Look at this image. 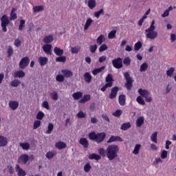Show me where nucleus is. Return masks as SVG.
I'll return each mask as SVG.
<instances>
[{
    "label": "nucleus",
    "mask_w": 176,
    "mask_h": 176,
    "mask_svg": "<svg viewBox=\"0 0 176 176\" xmlns=\"http://www.w3.org/2000/svg\"><path fill=\"white\" fill-rule=\"evenodd\" d=\"M113 67L116 69H120V68H123V59L120 57H118L112 60L111 61Z\"/></svg>",
    "instance_id": "obj_8"
},
{
    "label": "nucleus",
    "mask_w": 176,
    "mask_h": 176,
    "mask_svg": "<svg viewBox=\"0 0 176 176\" xmlns=\"http://www.w3.org/2000/svg\"><path fill=\"white\" fill-rule=\"evenodd\" d=\"M89 159L90 160H101V155L92 153L89 155Z\"/></svg>",
    "instance_id": "obj_27"
},
{
    "label": "nucleus",
    "mask_w": 176,
    "mask_h": 176,
    "mask_svg": "<svg viewBox=\"0 0 176 176\" xmlns=\"http://www.w3.org/2000/svg\"><path fill=\"white\" fill-rule=\"evenodd\" d=\"M0 20L1 21V25L3 32H7L8 28L6 27H8V25H9V23H10V21H9V18L7 16L6 14H4L1 16Z\"/></svg>",
    "instance_id": "obj_6"
},
{
    "label": "nucleus",
    "mask_w": 176,
    "mask_h": 176,
    "mask_svg": "<svg viewBox=\"0 0 176 176\" xmlns=\"http://www.w3.org/2000/svg\"><path fill=\"white\" fill-rule=\"evenodd\" d=\"M104 69H105V67H101L100 68H97V69H94L93 71H92V74L93 75L96 76V75H98V74H100V72L102 71H104Z\"/></svg>",
    "instance_id": "obj_35"
},
{
    "label": "nucleus",
    "mask_w": 176,
    "mask_h": 176,
    "mask_svg": "<svg viewBox=\"0 0 176 176\" xmlns=\"http://www.w3.org/2000/svg\"><path fill=\"white\" fill-rule=\"evenodd\" d=\"M74 100H80L83 97V94L80 91L75 92L72 94Z\"/></svg>",
    "instance_id": "obj_29"
},
{
    "label": "nucleus",
    "mask_w": 176,
    "mask_h": 176,
    "mask_svg": "<svg viewBox=\"0 0 176 176\" xmlns=\"http://www.w3.org/2000/svg\"><path fill=\"white\" fill-rule=\"evenodd\" d=\"M124 78L126 80L125 87L126 90H131V87H133V82L134 80L130 76V74L129 72L124 73Z\"/></svg>",
    "instance_id": "obj_5"
},
{
    "label": "nucleus",
    "mask_w": 176,
    "mask_h": 176,
    "mask_svg": "<svg viewBox=\"0 0 176 176\" xmlns=\"http://www.w3.org/2000/svg\"><path fill=\"white\" fill-rule=\"evenodd\" d=\"M156 27H155V20L151 21V25L149 28L145 30L146 38L148 39H156L157 38V32L155 31Z\"/></svg>",
    "instance_id": "obj_2"
},
{
    "label": "nucleus",
    "mask_w": 176,
    "mask_h": 176,
    "mask_svg": "<svg viewBox=\"0 0 176 176\" xmlns=\"http://www.w3.org/2000/svg\"><path fill=\"white\" fill-rule=\"evenodd\" d=\"M91 100V96L90 95H85L82 99L79 100L80 104H85V102H87V101H90Z\"/></svg>",
    "instance_id": "obj_28"
},
{
    "label": "nucleus",
    "mask_w": 176,
    "mask_h": 176,
    "mask_svg": "<svg viewBox=\"0 0 176 176\" xmlns=\"http://www.w3.org/2000/svg\"><path fill=\"white\" fill-rule=\"evenodd\" d=\"M54 41V38L53 37V34H50L48 36H45L43 39V42L45 43V45H49V43H52Z\"/></svg>",
    "instance_id": "obj_15"
},
{
    "label": "nucleus",
    "mask_w": 176,
    "mask_h": 176,
    "mask_svg": "<svg viewBox=\"0 0 176 176\" xmlns=\"http://www.w3.org/2000/svg\"><path fill=\"white\" fill-rule=\"evenodd\" d=\"M93 78V76H91V74L89 72H86L84 74V79L86 82V83H91V79Z\"/></svg>",
    "instance_id": "obj_25"
},
{
    "label": "nucleus",
    "mask_w": 176,
    "mask_h": 176,
    "mask_svg": "<svg viewBox=\"0 0 176 176\" xmlns=\"http://www.w3.org/2000/svg\"><path fill=\"white\" fill-rule=\"evenodd\" d=\"M123 139L120 136L111 135L110 138L107 140V144H111V142H122Z\"/></svg>",
    "instance_id": "obj_12"
},
{
    "label": "nucleus",
    "mask_w": 176,
    "mask_h": 176,
    "mask_svg": "<svg viewBox=\"0 0 176 176\" xmlns=\"http://www.w3.org/2000/svg\"><path fill=\"white\" fill-rule=\"evenodd\" d=\"M136 101L138 104H140V105H145V101H144V99L141 96H138Z\"/></svg>",
    "instance_id": "obj_53"
},
{
    "label": "nucleus",
    "mask_w": 176,
    "mask_h": 176,
    "mask_svg": "<svg viewBox=\"0 0 176 176\" xmlns=\"http://www.w3.org/2000/svg\"><path fill=\"white\" fill-rule=\"evenodd\" d=\"M61 73L63 74L64 78H71V76H74L72 71L69 69H62Z\"/></svg>",
    "instance_id": "obj_18"
},
{
    "label": "nucleus",
    "mask_w": 176,
    "mask_h": 176,
    "mask_svg": "<svg viewBox=\"0 0 176 176\" xmlns=\"http://www.w3.org/2000/svg\"><path fill=\"white\" fill-rule=\"evenodd\" d=\"M7 53H8V57H9V58H10V57H12V56H13L14 51H13V48L12 47V46L8 47Z\"/></svg>",
    "instance_id": "obj_52"
},
{
    "label": "nucleus",
    "mask_w": 176,
    "mask_h": 176,
    "mask_svg": "<svg viewBox=\"0 0 176 176\" xmlns=\"http://www.w3.org/2000/svg\"><path fill=\"white\" fill-rule=\"evenodd\" d=\"M140 149H141V144H136L133 151V155H138L140 153Z\"/></svg>",
    "instance_id": "obj_37"
},
{
    "label": "nucleus",
    "mask_w": 176,
    "mask_h": 176,
    "mask_svg": "<svg viewBox=\"0 0 176 176\" xmlns=\"http://www.w3.org/2000/svg\"><path fill=\"white\" fill-rule=\"evenodd\" d=\"M146 69H148V63H144L143 64L141 65L140 71V72H145Z\"/></svg>",
    "instance_id": "obj_44"
},
{
    "label": "nucleus",
    "mask_w": 176,
    "mask_h": 176,
    "mask_svg": "<svg viewBox=\"0 0 176 176\" xmlns=\"http://www.w3.org/2000/svg\"><path fill=\"white\" fill-rule=\"evenodd\" d=\"M14 46H16V47H20V46H21V41H20V39L16 38L14 41Z\"/></svg>",
    "instance_id": "obj_61"
},
{
    "label": "nucleus",
    "mask_w": 176,
    "mask_h": 176,
    "mask_svg": "<svg viewBox=\"0 0 176 176\" xmlns=\"http://www.w3.org/2000/svg\"><path fill=\"white\" fill-rule=\"evenodd\" d=\"M45 117V113L42 111H38L37 115H36V119H38V120H42V119H43V118Z\"/></svg>",
    "instance_id": "obj_51"
},
{
    "label": "nucleus",
    "mask_w": 176,
    "mask_h": 176,
    "mask_svg": "<svg viewBox=\"0 0 176 176\" xmlns=\"http://www.w3.org/2000/svg\"><path fill=\"white\" fill-rule=\"evenodd\" d=\"M92 23H93V19H91V18H88L84 26L85 31L89 30V27H90Z\"/></svg>",
    "instance_id": "obj_30"
},
{
    "label": "nucleus",
    "mask_w": 176,
    "mask_h": 176,
    "mask_svg": "<svg viewBox=\"0 0 176 176\" xmlns=\"http://www.w3.org/2000/svg\"><path fill=\"white\" fill-rule=\"evenodd\" d=\"M151 140L153 142H155V144H157V132H154L151 135Z\"/></svg>",
    "instance_id": "obj_40"
},
{
    "label": "nucleus",
    "mask_w": 176,
    "mask_h": 176,
    "mask_svg": "<svg viewBox=\"0 0 176 176\" xmlns=\"http://www.w3.org/2000/svg\"><path fill=\"white\" fill-rule=\"evenodd\" d=\"M77 118H78L79 119H82L83 118H86V114L85 113H83V111H80L77 113L76 115Z\"/></svg>",
    "instance_id": "obj_59"
},
{
    "label": "nucleus",
    "mask_w": 176,
    "mask_h": 176,
    "mask_svg": "<svg viewBox=\"0 0 176 176\" xmlns=\"http://www.w3.org/2000/svg\"><path fill=\"white\" fill-rule=\"evenodd\" d=\"M105 42V36L104 34H100V36H98L96 39V43L98 45H102V43Z\"/></svg>",
    "instance_id": "obj_32"
},
{
    "label": "nucleus",
    "mask_w": 176,
    "mask_h": 176,
    "mask_svg": "<svg viewBox=\"0 0 176 176\" xmlns=\"http://www.w3.org/2000/svg\"><path fill=\"white\" fill-rule=\"evenodd\" d=\"M79 144L83 146V148H89V140L86 138H81L79 140Z\"/></svg>",
    "instance_id": "obj_20"
},
{
    "label": "nucleus",
    "mask_w": 176,
    "mask_h": 176,
    "mask_svg": "<svg viewBox=\"0 0 176 176\" xmlns=\"http://www.w3.org/2000/svg\"><path fill=\"white\" fill-rule=\"evenodd\" d=\"M87 6L89 9L93 10V9L97 6V2L96 0H89Z\"/></svg>",
    "instance_id": "obj_26"
},
{
    "label": "nucleus",
    "mask_w": 176,
    "mask_h": 176,
    "mask_svg": "<svg viewBox=\"0 0 176 176\" xmlns=\"http://www.w3.org/2000/svg\"><path fill=\"white\" fill-rule=\"evenodd\" d=\"M89 49L91 53H96V50H97V45L96 44L94 45H91Z\"/></svg>",
    "instance_id": "obj_63"
},
{
    "label": "nucleus",
    "mask_w": 176,
    "mask_h": 176,
    "mask_svg": "<svg viewBox=\"0 0 176 176\" xmlns=\"http://www.w3.org/2000/svg\"><path fill=\"white\" fill-rule=\"evenodd\" d=\"M101 14H104V9H100L99 11L95 12L94 16L96 19H99Z\"/></svg>",
    "instance_id": "obj_49"
},
{
    "label": "nucleus",
    "mask_w": 176,
    "mask_h": 176,
    "mask_svg": "<svg viewBox=\"0 0 176 176\" xmlns=\"http://www.w3.org/2000/svg\"><path fill=\"white\" fill-rule=\"evenodd\" d=\"M119 91V87H114L111 89V93L109 96L110 100H113L116 98L118 96V92Z\"/></svg>",
    "instance_id": "obj_10"
},
{
    "label": "nucleus",
    "mask_w": 176,
    "mask_h": 176,
    "mask_svg": "<svg viewBox=\"0 0 176 176\" xmlns=\"http://www.w3.org/2000/svg\"><path fill=\"white\" fill-rule=\"evenodd\" d=\"M105 80V85L100 89L101 91L103 93L107 91V89H108V87H112V86H113V76H112L111 74H109L107 76Z\"/></svg>",
    "instance_id": "obj_4"
},
{
    "label": "nucleus",
    "mask_w": 176,
    "mask_h": 176,
    "mask_svg": "<svg viewBox=\"0 0 176 176\" xmlns=\"http://www.w3.org/2000/svg\"><path fill=\"white\" fill-rule=\"evenodd\" d=\"M145 119L144 118L143 116L139 117L137 120H136V126L138 127H141V126H142V124H144V122Z\"/></svg>",
    "instance_id": "obj_31"
},
{
    "label": "nucleus",
    "mask_w": 176,
    "mask_h": 176,
    "mask_svg": "<svg viewBox=\"0 0 176 176\" xmlns=\"http://www.w3.org/2000/svg\"><path fill=\"white\" fill-rule=\"evenodd\" d=\"M42 107L43 108H45V109H50V107H49V102H47V101H44L43 103H42Z\"/></svg>",
    "instance_id": "obj_62"
},
{
    "label": "nucleus",
    "mask_w": 176,
    "mask_h": 176,
    "mask_svg": "<svg viewBox=\"0 0 176 176\" xmlns=\"http://www.w3.org/2000/svg\"><path fill=\"white\" fill-rule=\"evenodd\" d=\"M6 145H8V138L0 135V146L3 147L6 146Z\"/></svg>",
    "instance_id": "obj_21"
},
{
    "label": "nucleus",
    "mask_w": 176,
    "mask_h": 176,
    "mask_svg": "<svg viewBox=\"0 0 176 176\" xmlns=\"http://www.w3.org/2000/svg\"><path fill=\"white\" fill-rule=\"evenodd\" d=\"M28 65H30V58L28 56L22 58L19 62V68L21 69H25Z\"/></svg>",
    "instance_id": "obj_9"
},
{
    "label": "nucleus",
    "mask_w": 176,
    "mask_h": 176,
    "mask_svg": "<svg viewBox=\"0 0 176 176\" xmlns=\"http://www.w3.org/2000/svg\"><path fill=\"white\" fill-rule=\"evenodd\" d=\"M21 83V82H20V80L15 79L11 82L10 86H12V87H18L19 85H20Z\"/></svg>",
    "instance_id": "obj_41"
},
{
    "label": "nucleus",
    "mask_w": 176,
    "mask_h": 176,
    "mask_svg": "<svg viewBox=\"0 0 176 176\" xmlns=\"http://www.w3.org/2000/svg\"><path fill=\"white\" fill-rule=\"evenodd\" d=\"M55 146L58 149H65V148H67V144L60 141L56 143Z\"/></svg>",
    "instance_id": "obj_22"
},
{
    "label": "nucleus",
    "mask_w": 176,
    "mask_h": 176,
    "mask_svg": "<svg viewBox=\"0 0 176 176\" xmlns=\"http://www.w3.org/2000/svg\"><path fill=\"white\" fill-rule=\"evenodd\" d=\"M123 64L124 65H126V67H129V65H130V64H131V59H130V57L127 56V57L124 58L123 60Z\"/></svg>",
    "instance_id": "obj_43"
},
{
    "label": "nucleus",
    "mask_w": 176,
    "mask_h": 176,
    "mask_svg": "<svg viewBox=\"0 0 176 176\" xmlns=\"http://www.w3.org/2000/svg\"><path fill=\"white\" fill-rule=\"evenodd\" d=\"M44 8L43 6H37L33 7V12L34 13H38L39 12H43Z\"/></svg>",
    "instance_id": "obj_33"
},
{
    "label": "nucleus",
    "mask_w": 176,
    "mask_h": 176,
    "mask_svg": "<svg viewBox=\"0 0 176 176\" xmlns=\"http://www.w3.org/2000/svg\"><path fill=\"white\" fill-rule=\"evenodd\" d=\"M47 159H53L56 156V151H49L45 155Z\"/></svg>",
    "instance_id": "obj_39"
},
{
    "label": "nucleus",
    "mask_w": 176,
    "mask_h": 176,
    "mask_svg": "<svg viewBox=\"0 0 176 176\" xmlns=\"http://www.w3.org/2000/svg\"><path fill=\"white\" fill-rule=\"evenodd\" d=\"M161 157L162 159H167V151L164 150L161 153Z\"/></svg>",
    "instance_id": "obj_64"
},
{
    "label": "nucleus",
    "mask_w": 176,
    "mask_h": 176,
    "mask_svg": "<svg viewBox=\"0 0 176 176\" xmlns=\"http://www.w3.org/2000/svg\"><path fill=\"white\" fill-rule=\"evenodd\" d=\"M52 46L51 44H44L42 47V49L45 54H47L48 56H52Z\"/></svg>",
    "instance_id": "obj_11"
},
{
    "label": "nucleus",
    "mask_w": 176,
    "mask_h": 176,
    "mask_svg": "<svg viewBox=\"0 0 176 176\" xmlns=\"http://www.w3.org/2000/svg\"><path fill=\"white\" fill-rule=\"evenodd\" d=\"M8 106L12 111H16V109L19 108V102L10 100L8 103Z\"/></svg>",
    "instance_id": "obj_14"
},
{
    "label": "nucleus",
    "mask_w": 176,
    "mask_h": 176,
    "mask_svg": "<svg viewBox=\"0 0 176 176\" xmlns=\"http://www.w3.org/2000/svg\"><path fill=\"white\" fill-rule=\"evenodd\" d=\"M24 27H25V21H24L23 19H21L20 21V25H19V30L22 31V30L24 28Z\"/></svg>",
    "instance_id": "obj_54"
},
{
    "label": "nucleus",
    "mask_w": 176,
    "mask_h": 176,
    "mask_svg": "<svg viewBox=\"0 0 176 176\" xmlns=\"http://www.w3.org/2000/svg\"><path fill=\"white\" fill-rule=\"evenodd\" d=\"M38 61L41 65V67H43V65H46L49 61V58L44 57V56H40L38 58Z\"/></svg>",
    "instance_id": "obj_17"
},
{
    "label": "nucleus",
    "mask_w": 176,
    "mask_h": 176,
    "mask_svg": "<svg viewBox=\"0 0 176 176\" xmlns=\"http://www.w3.org/2000/svg\"><path fill=\"white\" fill-rule=\"evenodd\" d=\"M19 145L23 151H28L30 149V143L28 142L20 143Z\"/></svg>",
    "instance_id": "obj_38"
},
{
    "label": "nucleus",
    "mask_w": 176,
    "mask_h": 176,
    "mask_svg": "<svg viewBox=\"0 0 176 176\" xmlns=\"http://www.w3.org/2000/svg\"><path fill=\"white\" fill-rule=\"evenodd\" d=\"M174 71H175V69L174 67H170L169 70H167L166 74L168 76H172L173 74H174Z\"/></svg>",
    "instance_id": "obj_56"
},
{
    "label": "nucleus",
    "mask_w": 176,
    "mask_h": 176,
    "mask_svg": "<svg viewBox=\"0 0 176 176\" xmlns=\"http://www.w3.org/2000/svg\"><path fill=\"white\" fill-rule=\"evenodd\" d=\"M141 47H142V43H141V41H138L136 43H135L134 50L138 52Z\"/></svg>",
    "instance_id": "obj_42"
},
{
    "label": "nucleus",
    "mask_w": 176,
    "mask_h": 176,
    "mask_svg": "<svg viewBox=\"0 0 176 176\" xmlns=\"http://www.w3.org/2000/svg\"><path fill=\"white\" fill-rule=\"evenodd\" d=\"M15 170L18 174V176H25L27 173L25 170H23V168H20V165L16 164L15 167Z\"/></svg>",
    "instance_id": "obj_16"
},
{
    "label": "nucleus",
    "mask_w": 176,
    "mask_h": 176,
    "mask_svg": "<svg viewBox=\"0 0 176 176\" xmlns=\"http://www.w3.org/2000/svg\"><path fill=\"white\" fill-rule=\"evenodd\" d=\"M54 53H55L56 56H61L64 54V50H61L60 47H55L54 49Z\"/></svg>",
    "instance_id": "obj_23"
},
{
    "label": "nucleus",
    "mask_w": 176,
    "mask_h": 176,
    "mask_svg": "<svg viewBox=\"0 0 176 176\" xmlns=\"http://www.w3.org/2000/svg\"><path fill=\"white\" fill-rule=\"evenodd\" d=\"M98 154L102 157L107 156L109 160H113L118 157V153H119V146L116 144H111L108 146L106 150L104 148H100L98 150Z\"/></svg>",
    "instance_id": "obj_1"
},
{
    "label": "nucleus",
    "mask_w": 176,
    "mask_h": 176,
    "mask_svg": "<svg viewBox=\"0 0 176 176\" xmlns=\"http://www.w3.org/2000/svg\"><path fill=\"white\" fill-rule=\"evenodd\" d=\"M105 137H107V134L104 132L98 133H96V132H91L89 133V140L95 141L97 144H101V142L105 140Z\"/></svg>",
    "instance_id": "obj_3"
},
{
    "label": "nucleus",
    "mask_w": 176,
    "mask_h": 176,
    "mask_svg": "<svg viewBox=\"0 0 176 176\" xmlns=\"http://www.w3.org/2000/svg\"><path fill=\"white\" fill-rule=\"evenodd\" d=\"M40 126H41V121L35 120L33 125L34 130H36V129H38Z\"/></svg>",
    "instance_id": "obj_55"
},
{
    "label": "nucleus",
    "mask_w": 176,
    "mask_h": 176,
    "mask_svg": "<svg viewBox=\"0 0 176 176\" xmlns=\"http://www.w3.org/2000/svg\"><path fill=\"white\" fill-rule=\"evenodd\" d=\"M118 102L121 107L126 105V96L120 94L118 97Z\"/></svg>",
    "instance_id": "obj_19"
},
{
    "label": "nucleus",
    "mask_w": 176,
    "mask_h": 176,
    "mask_svg": "<svg viewBox=\"0 0 176 176\" xmlns=\"http://www.w3.org/2000/svg\"><path fill=\"white\" fill-rule=\"evenodd\" d=\"M51 97L54 101H57V100H58V94H57V92L51 94Z\"/></svg>",
    "instance_id": "obj_57"
},
{
    "label": "nucleus",
    "mask_w": 176,
    "mask_h": 176,
    "mask_svg": "<svg viewBox=\"0 0 176 176\" xmlns=\"http://www.w3.org/2000/svg\"><path fill=\"white\" fill-rule=\"evenodd\" d=\"M53 129H54V125L52 123L48 124V129L46 131V134H52V131H53Z\"/></svg>",
    "instance_id": "obj_47"
},
{
    "label": "nucleus",
    "mask_w": 176,
    "mask_h": 176,
    "mask_svg": "<svg viewBox=\"0 0 176 176\" xmlns=\"http://www.w3.org/2000/svg\"><path fill=\"white\" fill-rule=\"evenodd\" d=\"M56 80L57 82H64V80H65V78H64V76H63L61 74H58L56 76Z\"/></svg>",
    "instance_id": "obj_50"
},
{
    "label": "nucleus",
    "mask_w": 176,
    "mask_h": 176,
    "mask_svg": "<svg viewBox=\"0 0 176 176\" xmlns=\"http://www.w3.org/2000/svg\"><path fill=\"white\" fill-rule=\"evenodd\" d=\"M91 169V166H90V164H87L84 166V170L85 173H89L90 170Z\"/></svg>",
    "instance_id": "obj_58"
},
{
    "label": "nucleus",
    "mask_w": 176,
    "mask_h": 176,
    "mask_svg": "<svg viewBox=\"0 0 176 176\" xmlns=\"http://www.w3.org/2000/svg\"><path fill=\"white\" fill-rule=\"evenodd\" d=\"M28 160H30V157L27 154H23L18 159V163H24L27 164Z\"/></svg>",
    "instance_id": "obj_13"
},
{
    "label": "nucleus",
    "mask_w": 176,
    "mask_h": 176,
    "mask_svg": "<svg viewBox=\"0 0 176 176\" xmlns=\"http://www.w3.org/2000/svg\"><path fill=\"white\" fill-rule=\"evenodd\" d=\"M122 113H123V111H122L120 109H118L113 112L112 115L113 116H116V118H120V116H122Z\"/></svg>",
    "instance_id": "obj_45"
},
{
    "label": "nucleus",
    "mask_w": 176,
    "mask_h": 176,
    "mask_svg": "<svg viewBox=\"0 0 176 176\" xmlns=\"http://www.w3.org/2000/svg\"><path fill=\"white\" fill-rule=\"evenodd\" d=\"M138 93L140 96L145 98L146 102H152V98L149 96V91L146 89H139Z\"/></svg>",
    "instance_id": "obj_7"
},
{
    "label": "nucleus",
    "mask_w": 176,
    "mask_h": 176,
    "mask_svg": "<svg viewBox=\"0 0 176 176\" xmlns=\"http://www.w3.org/2000/svg\"><path fill=\"white\" fill-rule=\"evenodd\" d=\"M25 76V73L23 70H19L14 73V78H24Z\"/></svg>",
    "instance_id": "obj_24"
},
{
    "label": "nucleus",
    "mask_w": 176,
    "mask_h": 176,
    "mask_svg": "<svg viewBox=\"0 0 176 176\" xmlns=\"http://www.w3.org/2000/svg\"><path fill=\"white\" fill-rule=\"evenodd\" d=\"M130 127H131V124L130 122H126L122 124L120 129L126 131V130H129Z\"/></svg>",
    "instance_id": "obj_34"
},
{
    "label": "nucleus",
    "mask_w": 176,
    "mask_h": 176,
    "mask_svg": "<svg viewBox=\"0 0 176 176\" xmlns=\"http://www.w3.org/2000/svg\"><path fill=\"white\" fill-rule=\"evenodd\" d=\"M17 9L13 8L10 13V20H16L17 19V14L14 13Z\"/></svg>",
    "instance_id": "obj_36"
},
{
    "label": "nucleus",
    "mask_w": 176,
    "mask_h": 176,
    "mask_svg": "<svg viewBox=\"0 0 176 176\" xmlns=\"http://www.w3.org/2000/svg\"><path fill=\"white\" fill-rule=\"evenodd\" d=\"M108 50V46H107L105 44H102L100 47H99V52H105V50Z\"/></svg>",
    "instance_id": "obj_60"
},
{
    "label": "nucleus",
    "mask_w": 176,
    "mask_h": 176,
    "mask_svg": "<svg viewBox=\"0 0 176 176\" xmlns=\"http://www.w3.org/2000/svg\"><path fill=\"white\" fill-rule=\"evenodd\" d=\"M115 36H116V30H111L108 34L109 39H113Z\"/></svg>",
    "instance_id": "obj_48"
},
{
    "label": "nucleus",
    "mask_w": 176,
    "mask_h": 176,
    "mask_svg": "<svg viewBox=\"0 0 176 176\" xmlns=\"http://www.w3.org/2000/svg\"><path fill=\"white\" fill-rule=\"evenodd\" d=\"M56 63H65L67 61V58L65 56H59L56 58Z\"/></svg>",
    "instance_id": "obj_46"
}]
</instances>
